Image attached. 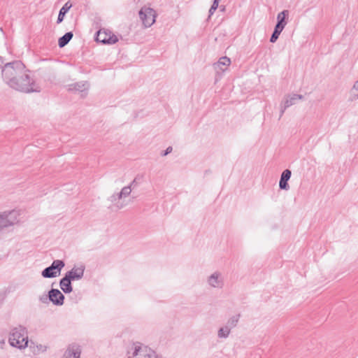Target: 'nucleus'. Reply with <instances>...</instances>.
<instances>
[{
	"label": "nucleus",
	"instance_id": "6e6552de",
	"mask_svg": "<svg viewBox=\"0 0 358 358\" xmlns=\"http://www.w3.org/2000/svg\"><path fill=\"white\" fill-rule=\"evenodd\" d=\"M17 222V213L15 211L3 212L0 214V231Z\"/></svg>",
	"mask_w": 358,
	"mask_h": 358
},
{
	"label": "nucleus",
	"instance_id": "2eb2a0df",
	"mask_svg": "<svg viewBox=\"0 0 358 358\" xmlns=\"http://www.w3.org/2000/svg\"><path fill=\"white\" fill-rule=\"evenodd\" d=\"M73 34L72 31L66 32L64 35L60 37L58 40V46L62 48L66 46L69 41L72 39Z\"/></svg>",
	"mask_w": 358,
	"mask_h": 358
},
{
	"label": "nucleus",
	"instance_id": "6ab92c4d",
	"mask_svg": "<svg viewBox=\"0 0 358 358\" xmlns=\"http://www.w3.org/2000/svg\"><path fill=\"white\" fill-rule=\"evenodd\" d=\"M87 82H78L70 85L69 90L83 92L86 89Z\"/></svg>",
	"mask_w": 358,
	"mask_h": 358
},
{
	"label": "nucleus",
	"instance_id": "412c9836",
	"mask_svg": "<svg viewBox=\"0 0 358 358\" xmlns=\"http://www.w3.org/2000/svg\"><path fill=\"white\" fill-rule=\"evenodd\" d=\"M241 317V315L240 314H237L236 315H234L232 316L231 317H230L229 319V320L227 321L226 325L230 329H233L235 327H236L238 322V320H239V318Z\"/></svg>",
	"mask_w": 358,
	"mask_h": 358
},
{
	"label": "nucleus",
	"instance_id": "a878e982",
	"mask_svg": "<svg viewBox=\"0 0 358 358\" xmlns=\"http://www.w3.org/2000/svg\"><path fill=\"white\" fill-rule=\"evenodd\" d=\"M122 198V196H120V192L117 194H113L109 198V201L111 202H115L117 200H120Z\"/></svg>",
	"mask_w": 358,
	"mask_h": 358
},
{
	"label": "nucleus",
	"instance_id": "423d86ee",
	"mask_svg": "<svg viewBox=\"0 0 358 358\" xmlns=\"http://www.w3.org/2000/svg\"><path fill=\"white\" fill-rule=\"evenodd\" d=\"M138 15L145 28L151 27L155 22L156 13L155 10L151 8H142L139 10Z\"/></svg>",
	"mask_w": 358,
	"mask_h": 358
},
{
	"label": "nucleus",
	"instance_id": "1a4fd4ad",
	"mask_svg": "<svg viewBox=\"0 0 358 358\" xmlns=\"http://www.w3.org/2000/svg\"><path fill=\"white\" fill-rule=\"evenodd\" d=\"M85 266L81 265L80 266L76 268L73 267L71 270L67 271L64 276L69 281L79 280L83 278L84 275Z\"/></svg>",
	"mask_w": 358,
	"mask_h": 358
},
{
	"label": "nucleus",
	"instance_id": "4be33fe9",
	"mask_svg": "<svg viewBox=\"0 0 358 358\" xmlns=\"http://www.w3.org/2000/svg\"><path fill=\"white\" fill-rule=\"evenodd\" d=\"M231 329L225 325L224 327H221L218 330L217 336L219 338H226L229 336L230 334Z\"/></svg>",
	"mask_w": 358,
	"mask_h": 358
},
{
	"label": "nucleus",
	"instance_id": "c756f323",
	"mask_svg": "<svg viewBox=\"0 0 358 358\" xmlns=\"http://www.w3.org/2000/svg\"><path fill=\"white\" fill-rule=\"evenodd\" d=\"M136 185H137L136 178H134L129 186H131V188H132V187H134Z\"/></svg>",
	"mask_w": 358,
	"mask_h": 358
},
{
	"label": "nucleus",
	"instance_id": "39448f33",
	"mask_svg": "<svg viewBox=\"0 0 358 358\" xmlns=\"http://www.w3.org/2000/svg\"><path fill=\"white\" fill-rule=\"evenodd\" d=\"M65 262L63 260H54L50 266L44 268L41 275L44 278H53L60 275L62 269L64 267Z\"/></svg>",
	"mask_w": 358,
	"mask_h": 358
},
{
	"label": "nucleus",
	"instance_id": "f3484780",
	"mask_svg": "<svg viewBox=\"0 0 358 358\" xmlns=\"http://www.w3.org/2000/svg\"><path fill=\"white\" fill-rule=\"evenodd\" d=\"M231 64V60L227 57H221L219 61L214 64L215 67H219L222 71H225L227 67Z\"/></svg>",
	"mask_w": 358,
	"mask_h": 358
},
{
	"label": "nucleus",
	"instance_id": "a211bd4d",
	"mask_svg": "<svg viewBox=\"0 0 358 358\" xmlns=\"http://www.w3.org/2000/svg\"><path fill=\"white\" fill-rule=\"evenodd\" d=\"M291 98L289 94L286 95L284 98V101L280 103V117L284 113L285 110L287 108L289 107L291 105Z\"/></svg>",
	"mask_w": 358,
	"mask_h": 358
},
{
	"label": "nucleus",
	"instance_id": "4468645a",
	"mask_svg": "<svg viewBox=\"0 0 358 358\" xmlns=\"http://www.w3.org/2000/svg\"><path fill=\"white\" fill-rule=\"evenodd\" d=\"M59 287L65 294H69L73 291L71 282L66 279L65 277H63L59 280Z\"/></svg>",
	"mask_w": 358,
	"mask_h": 358
},
{
	"label": "nucleus",
	"instance_id": "f257e3e1",
	"mask_svg": "<svg viewBox=\"0 0 358 358\" xmlns=\"http://www.w3.org/2000/svg\"><path fill=\"white\" fill-rule=\"evenodd\" d=\"M9 87L16 91L23 93L39 92L41 89L35 83V81L30 78L27 71L24 70L22 73L17 76L13 81H10Z\"/></svg>",
	"mask_w": 358,
	"mask_h": 358
},
{
	"label": "nucleus",
	"instance_id": "ddd939ff",
	"mask_svg": "<svg viewBox=\"0 0 358 358\" xmlns=\"http://www.w3.org/2000/svg\"><path fill=\"white\" fill-rule=\"evenodd\" d=\"M289 10H284L282 12L279 13L277 16V23L275 27L278 28L284 29L285 26L287 24V18L289 16Z\"/></svg>",
	"mask_w": 358,
	"mask_h": 358
},
{
	"label": "nucleus",
	"instance_id": "0eeeda50",
	"mask_svg": "<svg viewBox=\"0 0 358 358\" xmlns=\"http://www.w3.org/2000/svg\"><path fill=\"white\" fill-rule=\"evenodd\" d=\"M94 39L96 42L109 45L115 44L118 41V38L116 35L110 31L102 29H99L96 32Z\"/></svg>",
	"mask_w": 358,
	"mask_h": 358
},
{
	"label": "nucleus",
	"instance_id": "aec40b11",
	"mask_svg": "<svg viewBox=\"0 0 358 358\" xmlns=\"http://www.w3.org/2000/svg\"><path fill=\"white\" fill-rule=\"evenodd\" d=\"M219 274L217 273H214L212 274L208 279L209 284L214 287H218L221 285L220 282L218 280Z\"/></svg>",
	"mask_w": 358,
	"mask_h": 358
},
{
	"label": "nucleus",
	"instance_id": "b1692460",
	"mask_svg": "<svg viewBox=\"0 0 358 358\" xmlns=\"http://www.w3.org/2000/svg\"><path fill=\"white\" fill-rule=\"evenodd\" d=\"M131 186H129V185L125 186L120 192V196L127 197L131 194Z\"/></svg>",
	"mask_w": 358,
	"mask_h": 358
},
{
	"label": "nucleus",
	"instance_id": "dca6fc26",
	"mask_svg": "<svg viewBox=\"0 0 358 358\" xmlns=\"http://www.w3.org/2000/svg\"><path fill=\"white\" fill-rule=\"evenodd\" d=\"M71 6H72V5L69 4V2H66L62 7V8L59 10V15H58L57 20V24H59V23H61L63 21L64 17L66 13L70 10Z\"/></svg>",
	"mask_w": 358,
	"mask_h": 358
},
{
	"label": "nucleus",
	"instance_id": "5701e85b",
	"mask_svg": "<svg viewBox=\"0 0 358 358\" xmlns=\"http://www.w3.org/2000/svg\"><path fill=\"white\" fill-rule=\"evenodd\" d=\"M282 30H283L282 29L278 28L277 27H275L273 32L271 34V36L270 38V42L273 43H275L278 40V38L280 34H281V32L282 31Z\"/></svg>",
	"mask_w": 358,
	"mask_h": 358
},
{
	"label": "nucleus",
	"instance_id": "c85d7f7f",
	"mask_svg": "<svg viewBox=\"0 0 358 358\" xmlns=\"http://www.w3.org/2000/svg\"><path fill=\"white\" fill-rule=\"evenodd\" d=\"M219 2L220 1H218L217 0H213L211 7L217 10V8H218Z\"/></svg>",
	"mask_w": 358,
	"mask_h": 358
},
{
	"label": "nucleus",
	"instance_id": "393cba45",
	"mask_svg": "<svg viewBox=\"0 0 358 358\" xmlns=\"http://www.w3.org/2000/svg\"><path fill=\"white\" fill-rule=\"evenodd\" d=\"M351 94L353 96V99H358V80L355 82L351 90Z\"/></svg>",
	"mask_w": 358,
	"mask_h": 358
},
{
	"label": "nucleus",
	"instance_id": "bb28decb",
	"mask_svg": "<svg viewBox=\"0 0 358 358\" xmlns=\"http://www.w3.org/2000/svg\"><path fill=\"white\" fill-rule=\"evenodd\" d=\"M39 301L43 303H48L49 301V293L48 294H43L40 296Z\"/></svg>",
	"mask_w": 358,
	"mask_h": 358
},
{
	"label": "nucleus",
	"instance_id": "9b49d317",
	"mask_svg": "<svg viewBox=\"0 0 358 358\" xmlns=\"http://www.w3.org/2000/svg\"><path fill=\"white\" fill-rule=\"evenodd\" d=\"M81 352L80 346L73 343L68 346L62 358H80Z\"/></svg>",
	"mask_w": 358,
	"mask_h": 358
},
{
	"label": "nucleus",
	"instance_id": "f8f14e48",
	"mask_svg": "<svg viewBox=\"0 0 358 358\" xmlns=\"http://www.w3.org/2000/svg\"><path fill=\"white\" fill-rule=\"evenodd\" d=\"M291 178V170L285 169L281 174L279 187L280 189L288 190L289 188L288 180Z\"/></svg>",
	"mask_w": 358,
	"mask_h": 358
},
{
	"label": "nucleus",
	"instance_id": "cd10ccee",
	"mask_svg": "<svg viewBox=\"0 0 358 358\" xmlns=\"http://www.w3.org/2000/svg\"><path fill=\"white\" fill-rule=\"evenodd\" d=\"M172 147L171 146H169L165 150H164L162 153H161V155L162 156H166L168 154L171 153L172 152Z\"/></svg>",
	"mask_w": 358,
	"mask_h": 358
},
{
	"label": "nucleus",
	"instance_id": "f03ea898",
	"mask_svg": "<svg viewBox=\"0 0 358 358\" xmlns=\"http://www.w3.org/2000/svg\"><path fill=\"white\" fill-rule=\"evenodd\" d=\"M3 62L0 64L3 80L9 86L10 81H13L17 76L26 70L25 65L20 60H15L8 62L2 66Z\"/></svg>",
	"mask_w": 358,
	"mask_h": 358
},
{
	"label": "nucleus",
	"instance_id": "20e7f679",
	"mask_svg": "<svg viewBox=\"0 0 358 358\" xmlns=\"http://www.w3.org/2000/svg\"><path fill=\"white\" fill-rule=\"evenodd\" d=\"M131 358H162L154 350L140 343H134Z\"/></svg>",
	"mask_w": 358,
	"mask_h": 358
},
{
	"label": "nucleus",
	"instance_id": "7c9ffc66",
	"mask_svg": "<svg viewBox=\"0 0 358 358\" xmlns=\"http://www.w3.org/2000/svg\"><path fill=\"white\" fill-rule=\"evenodd\" d=\"M302 96L299 94H292V101L297 99H301Z\"/></svg>",
	"mask_w": 358,
	"mask_h": 358
},
{
	"label": "nucleus",
	"instance_id": "2f4dec72",
	"mask_svg": "<svg viewBox=\"0 0 358 358\" xmlns=\"http://www.w3.org/2000/svg\"><path fill=\"white\" fill-rule=\"evenodd\" d=\"M216 10L215 8H213V7L210 6V9H209V17H210V15H212L214 12Z\"/></svg>",
	"mask_w": 358,
	"mask_h": 358
},
{
	"label": "nucleus",
	"instance_id": "7ed1b4c3",
	"mask_svg": "<svg viewBox=\"0 0 358 358\" xmlns=\"http://www.w3.org/2000/svg\"><path fill=\"white\" fill-rule=\"evenodd\" d=\"M9 343L18 349H24L28 345L27 331L24 327L20 326L14 328L9 336Z\"/></svg>",
	"mask_w": 358,
	"mask_h": 358
},
{
	"label": "nucleus",
	"instance_id": "9d476101",
	"mask_svg": "<svg viewBox=\"0 0 358 358\" xmlns=\"http://www.w3.org/2000/svg\"><path fill=\"white\" fill-rule=\"evenodd\" d=\"M48 292L49 301L54 305L62 306L64 304L65 297L58 289L52 288Z\"/></svg>",
	"mask_w": 358,
	"mask_h": 358
}]
</instances>
